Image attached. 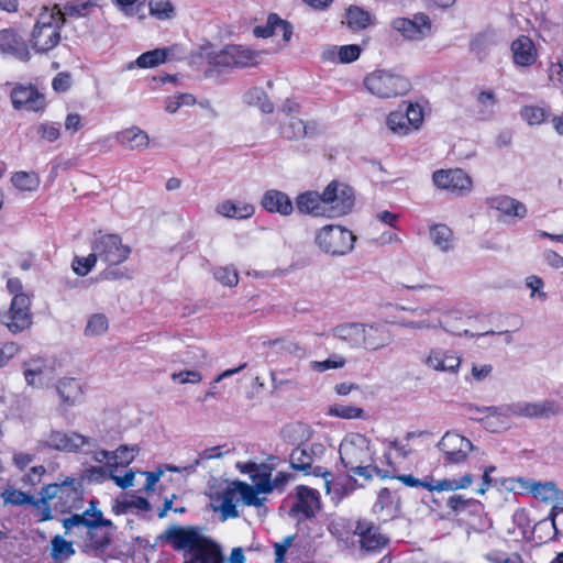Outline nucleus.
I'll return each mask as SVG.
<instances>
[{"label": "nucleus", "mask_w": 563, "mask_h": 563, "mask_svg": "<svg viewBox=\"0 0 563 563\" xmlns=\"http://www.w3.org/2000/svg\"><path fill=\"white\" fill-rule=\"evenodd\" d=\"M85 504L82 481L67 476L59 482L44 485L35 503V520L44 522L53 519L52 511L71 514Z\"/></svg>", "instance_id": "1"}, {"label": "nucleus", "mask_w": 563, "mask_h": 563, "mask_svg": "<svg viewBox=\"0 0 563 563\" xmlns=\"http://www.w3.org/2000/svg\"><path fill=\"white\" fill-rule=\"evenodd\" d=\"M332 336L351 350L379 351L393 343L389 328L382 322H343L335 325Z\"/></svg>", "instance_id": "2"}, {"label": "nucleus", "mask_w": 563, "mask_h": 563, "mask_svg": "<svg viewBox=\"0 0 563 563\" xmlns=\"http://www.w3.org/2000/svg\"><path fill=\"white\" fill-rule=\"evenodd\" d=\"M340 460L343 466L354 475L366 479L377 475L382 478L393 477L394 468L382 470L374 464V450L371 441L363 434H347L340 444Z\"/></svg>", "instance_id": "3"}, {"label": "nucleus", "mask_w": 563, "mask_h": 563, "mask_svg": "<svg viewBox=\"0 0 563 563\" xmlns=\"http://www.w3.org/2000/svg\"><path fill=\"white\" fill-rule=\"evenodd\" d=\"M97 501L89 500V508L82 514H74L63 520V527L67 534H79L86 538L85 547L98 550L106 548L110 539L107 533H99L101 526H110V520L102 518V512L97 509Z\"/></svg>", "instance_id": "4"}, {"label": "nucleus", "mask_w": 563, "mask_h": 563, "mask_svg": "<svg viewBox=\"0 0 563 563\" xmlns=\"http://www.w3.org/2000/svg\"><path fill=\"white\" fill-rule=\"evenodd\" d=\"M563 411L562 406L554 399L540 401L518 400L500 406L483 407L479 412H490L509 428L512 418L549 419Z\"/></svg>", "instance_id": "5"}, {"label": "nucleus", "mask_w": 563, "mask_h": 563, "mask_svg": "<svg viewBox=\"0 0 563 563\" xmlns=\"http://www.w3.org/2000/svg\"><path fill=\"white\" fill-rule=\"evenodd\" d=\"M66 22L64 13L57 8H43L31 33V45L37 54H46L55 48L60 40V31Z\"/></svg>", "instance_id": "6"}, {"label": "nucleus", "mask_w": 563, "mask_h": 563, "mask_svg": "<svg viewBox=\"0 0 563 563\" xmlns=\"http://www.w3.org/2000/svg\"><path fill=\"white\" fill-rule=\"evenodd\" d=\"M325 453L327 448L320 442H301L291 450L289 463L292 470L305 475L322 477L324 488L330 493L332 473L322 465Z\"/></svg>", "instance_id": "7"}, {"label": "nucleus", "mask_w": 563, "mask_h": 563, "mask_svg": "<svg viewBox=\"0 0 563 563\" xmlns=\"http://www.w3.org/2000/svg\"><path fill=\"white\" fill-rule=\"evenodd\" d=\"M365 89L380 99L404 96L411 89L408 78L387 69H375L364 78Z\"/></svg>", "instance_id": "8"}, {"label": "nucleus", "mask_w": 563, "mask_h": 563, "mask_svg": "<svg viewBox=\"0 0 563 563\" xmlns=\"http://www.w3.org/2000/svg\"><path fill=\"white\" fill-rule=\"evenodd\" d=\"M356 236L346 228L327 224L319 229L314 243L319 250L331 256H343L352 252Z\"/></svg>", "instance_id": "9"}, {"label": "nucleus", "mask_w": 563, "mask_h": 563, "mask_svg": "<svg viewBox=\"0 0 563 563\" xmlns=\"http://www.w3.org/2000/svg\"><path fill=\"white\" fill-rule=\"evenodd\" d=\"M323 199L328 218H339L353 210L355 192L350 185L332 180L323 190Z\"/></svg>", "instance_id": "10"}, {"label": "nucleus", "mask_w": 563, "mask_h": 563, "mask_svg": "<svg viewBox=\"0 0 563 563\" xmlns=\"http://www.w3.org/2000/svg\"><path fill=\"white\" fill-rule=\"evenodd\" d=\"M93 256L108 265H119L128 260L131 247L118 234H100L91 245Z\"/></svg>", "instance_id": "11"}, {"label": "nucleus", "mask_w": 563, "mask_h": 563, "mask_svg": "<svg viewBox=\"0 0 563 563\" xmlns=\"http://www.w3.org/2000/svg\"><path fill=\"white\" fill-rule=\"evenodd\" d=\"M0 321L12 333L30 328L32 324L31 298L27 295L14 296L9 310L0 314Z\"/></svg>", "instance_id": "12"}, {"label": "nucleus", "mask_w": 563, "mask_h": 563, "mask_svg": "<svg viewBox=\"0 0 563 563\" xmlns=\"http://www.w3.org/2000/svg\"><path fill=\"white\" fill-rule=\"evenodd\" d=\"M321 509L320 494L317 489L299 485L295 489L294 503L289 516L301 521L312 519Z\"/></svg>", "instance_id": "13"}, {"label": "nucleus", "mask_w": 563, "mask_h": 563, "mask_svg": "<svg viewBox=\"0 0 563 563\" xmlns=\"http://www.w3.org/2000/svg\"><path fill=\"white\" fill-rule=\"evenodd\" d=\"M432 180L437 188L457 197L468 195L473 188L471 176L460 168L435 170Z\"/></svg>", "instance_id": "14"}, {"label": "nucleus", "mask_w": 563, "mask_h": 563, "mask_svg": "<svg viewBox=\"0 0 563 563\" xmlns=\"http://www.w3.org/2000/svg\"><path fill=\"white\" fill-rule=\"evenodd\" d=\"M438 448L443 453L446 464H461L466 461L470 452L476 450L467 438L451 431L441 438Z\"/></svg>", "instance_id": "15"}, {"label": "nucleus", "mask_w": 563, "mask_h": 563, "mask_svg": "<svg viewBox=\"0 0 563 563\" xmlns=\"http://www.w3.org/2000/svg\"><path fill=\"white\" fill-rule=\"evenodd\" d=\"M12 106L15 110L38 112L46 107L44 93L31 84H16L10 92Z\"/></svg>", "instance_id": "16"}, {"label": "nucleus", "mask_w": 563, "mask_h": 563, "mask_svg": "<svg viewBox=\"0 0 563 563\" xmlns=\"http://www.w3.org/2000/svg\"><path fill=\"white\" fill-rule=\"evenodd\" d=\"M91 439L77 432H63L52 430L40 445L63 452H76L85 445H89Z\"/></svg>", "instance_id": "17"}, {"label": "nucleus", "mask_w": 563, "mask_h": 563, "mask_svg": "<svg viewBox=\"0 0 563 563\" xmlns=\"http://www.w3.org/2000/svg\"><path fill=\"white\" fill-rule=\"evenodd\" d=\"M205 536L200 529L196 527H179L175 526L166 530V541L177 551H186L190 554L201 541Z\"/></svg>", "instance_id": "18"}, {"label": "nucleus", "mask_w": 563, "mask_h": 563, "mask_svg": "<svg viewBox=\"0 0 563 563\" xmlns=\"http://www.w3.org/2000/svg\"><path fill=\"white\" fill-rule=\"evenodd\" d=\"M354 534L358 537L361 549L365 552H377L388 543V538L383 534L379 528L366 519L357 520Z\"/></svg>", "instance_id": "19"}, {"label": "nucleus", "mask_w": 563, "mask_h": 563, "mask_svg": "<svg viewBox=\"0 0 563 563\" xmlns=\"http://www.w3.org/2000/svg\"><path fill=\"white\" fill-rule=\"evenodd\" d=\"M391 26L402 36L411 41H420L427 37L431 32V21L426 14H416L413 19L398 18L391 23Z\"/></svg>", "instance_id": "20"}, {"label": "nucleus", "mask_w": 563, "mask_h": 563, "mask_svg": "<svg viewBox=\"0 0 563 563\" xmlns=\"http://www.w3.org/2000/svg\"><path fill=\"white\" fill-rule=\"evenodd\" d=\"M183 54H184V52H183L181 47L177 44L168 46V47L155 48V49L142 53L135 59V62L130 63L126 68L132 69L134 66H136L139 68L157 67L168 60L181 58Z\"/></svg>", "instance_id": "21"}, {"label": "nucleus", "mask_w": 563, "mask_h": 563, "mask_svg": "<svg viewBox=\"0 0 563 563\" xmlns=\"http://www.w3.org/2000/svg\"><path fill=\"white\" fill-rule=\"evenodd\" d=\"M424 364L437 372L456 374L461 366V356L453 350L434 347L430 350Z\"/></svg>", "instance_id": "22"}, {"label": "nucleus", "mask_w": 563, "mask_h": 563, "mask_svg": "<svg viewBox=\"0 0 563 563\" xmlns=\"http://www.w3.org/2000/svg\"><path fill=\"white\" fill-rule=\"evenodd\" d=\"M433 310H434V308H432V307L413 309L412 312L416 316L420 317V319H418V320L402 319L398 322V324L402 328L412 329V330H433V329L442 328L445 331L454 333L460 336H463V335L464 336H474V334L472 332H470L468 330H464L462 332H454V331L450 330L448 328L446 323L441 320V318H435V319L422 318L424 314H429Z\"/></svg>", "instance_id": "23"}, {"label": "nucleus", "mask_w": 563, "mask_h": 563, "mask_svg": "<svg viewBox=\"0 0 563 563\" xmlns=\"http://www.w3.org/2000/svg\"><path fill=\"white\" fill-rule=\"evenodd\" d=\"M0 52L21 62H29L31 58L26 42L13 29L0 30Z\"/></svg>", "instance_id": "24"}, {"label": "nucleus", "mask_w": 563, "mask_h": 563, "mask_svg": "<svg viewBox=\"0 0 563 563\" xmlns=\"http://www.w3.org/2000/svg\"><path fill=\"white\" fill-rule=\"evenodd\" d=\"M323 201V192L319 194L312 190L305 191L296 198V208L301 214L328 218Z\"/></svg>", "instance_id": "25"}, {"label": "nucleus", "mask_w": 563, "mask_h": 563, "mask_svg": "<svg viewBox=\"0 0 563 563\" xmlns=\"http://www.w3.org/2000/svg\"><path fill=\"white\" fill-rule=\"evenodd\" d=\"M261 205L271 213L289 216L294 211V205L289 196L277 189H269L265 191L262 197Z\"/></svg>", "instance_id": "26"}, {"label": "nucleus", "mask_w": 563, "mask_h": 563, "mask_svg": "<svg viewBox=\"0 0 563 563\" xmlns=\"http://www.w3.org/2000/svg\"><path fill=\"white\" fill-rule=\"evenodd\" d=\"M373 511L382 518L383 521H388L395 518L400 511L399 497L388 488L380 489L377 500L373 506Z\"/></svg>", "instance_id": "27"}, {"label": "nucleus", "mask_w": 563, "mask_h": 563, "mask_svg": "<svg viewBox=\"0 0 563 563\" xmlns=\"http://www.w3.org/2000/svg\"><path fill=\"white\" fill-rule=\"evenodd\" d=\"M518 483L521 487L529 489L533 496L542 501H558L563 500V492L556 488L553 482H534L527 478H519Z\"/></svg>", "instance_id": "28"}, {"label": "nucleus", "mask_w": 563, "mask_h": 563, "mask_svg": "<svg viewBox=\"0 0 563 563\" xmlns=\"http://www.w3.org/2000/svg\"><path fill=\"white\" fill-rule=\"evenodd\" d=\"M514 63L520 67H529L537 60V49L528 36H519L511 44Z\"/></svg>", "instance_id": "29"}, {"label": "nucleus", "mask_w": 563, "mask_h": 563, "mask_svg": "<svg viewBox=\"0 0 563 563\" xmlns=\"http://www.w3.org/2000/svg\"><path fill=\"white\" fill-rule=\"evenodd\" d=\"M486 203L490 209H494L505 216L522 219L527 214L526 206L509 196H493L487 198Z\"/></svg>", "instance_id": "30"}, {"label": "nucleus", "mask_w": 563, "mask_h": 563, "mask_svg": "<svg viewBox=\"0 0 563 563\" xmlns=\"http://www.w3.org/2000/svg\"><path fill=\"white\" fill-rule=\"evenodd\" d=\"M56 393L67 407L80 404L84 399L81 383L76 378H62L56 384Z\"/></svg>", "instance_id": "31"}, {"label": "nucleus", "mask_w": 563, "mask_h": 563, "mask_svg": "<svg viewBox=\"0 0 563 563\" xmlns=\"http://www.w3.org/2000/svg\"><path fill=\"white\" fill-rule=\"evenodd\" d=\"M189 563H222L223 556L220 547L211 539L205 537L203 541L189 554Z\"/></svg>", "instance_id": "32"}, {"label": "nucleus", "mask_w": 563, "mask_h": 563, "mask_svg": "<svg viewBox=\"0 0 563 563\" xmlns=\"http://www.w3.org/2000/svg\"><path fill=\"white\" fill-rule=\"evenodd\" d=\"M253 33L256 37H269L274 35H282L285 42L291 37L292 30L289 23L282 20L277 14H271L265 25L254 27Z\"/></svg>", "instance_id": "33"}, {"label": "nucleus", "mask_w": 563, "mask_h": 563, "mask_svg": "<svg viewBox=\"0 0 563 563\" xmlns=\"http://www.w3.org/2000/svg\"><path fill=\"white\" fill-rule=\"evenodd\" d=\"M216 212L224 218L244 220L254 214L255 208L249 202L227 199L217 205Z\"/></svg>", "instance_id": "34"}, {"label": "nucleus", "mask_w": 563, "mask_h": 563, "mask_svg": "<svg viewBox=\"0 0 563 563\" xmlns=\"http://www.w3.org/2000/svg\"><path fill=\"white\" fill-rule=\"evenodd\" d=\"M115 140L129 150L143 151L147 148L150 144L148 134L139 126H131L119 132Z\"/></svg>", "instance_id": "35"}, {"label": "nucleus", "mask_w": 563, "mask_h": 563, "mask_svg": "<svg viewBox=\"0 0 563 563\" xmlns=\"http://www.w3.org/2000/svg\"><path fill=\"white\" fill-rule=\"evenodd\" d=\"M216 500L219 501V506L216 507V510L221 512L223 520L239 517L236 505L240 498L234 482L219 494Z\"/></svg>", "instance_id": "36"}, {"label": "nucleus", "mask_w": 563, "mask_h": 563, "mask_svg": "<svg viewBox=\"0 0 563 563\" xmlns=\"http://www.w3.org/2000/svg\"><path fill=\"white\" fill-rule=\"evenodd\" d=\"M429 235L432 244L441 252L448 253L455 246L453 231L446 224H432L429 228Z\"/></svg>", "instance_id": "37"}, {"label": "nucleus", "mask_w": 563, "mask_h": 563, "mask_svg": "<svg viewBox=\"0 0 563 563\" xmlns=\"http://www.w3.org/2000/svg\"><path fill=\"white\" fill-rule=\"evenodd\" d=\"M499 99L494 90H481L476 97V115L481 120L492 119L497 110Z\"/></svg>", "instance_id": "38"}, {"label": "nucleus", "mask_w": 563, "mask_h": 563, "mask_svg": "<svg viewBox=\"0 0 563 563\" xmlns=\"http://www.w3.org/2000/svg\"><path fill=\"white\" fill-rule=\"evenodd\" d=\"M151 509L148 500L135 495H123L115 500L113 510L117 514L145 512Z\"/></svg>", "instance_id": "39"}, {"label": "nucleus", "mask_w": 563, "mask_h": 563, "mask_svg": "<svg viewBox=\"0 0 563 563\" xmlns=\"http://www.w3.org/2000/svg\"><path fill=\"white\" fill-rule=\"evenodd\" d=\"M232 54L238 68L253 67L262 63L265 52L254 51L246 46L232 45Z\"/></svg>", "instance_id": "40"}, {"label": "nucleus", "mask_w": 563, "mask_h": 563, "mask_svg": "<svg viewBox=\"0 0 563 563\" xmlns=\"http://www.w3.org/2000/svg\"><path fill=\"white\" fill-rule=\"evenodd\" d=\"M137 445H121L111 452L112 461L106 464L108 470L125 467L130 465L139 454Z\"/></svg>", "instance_id": "41"}, {"label": "nucleus", "mask_w": 563, "mask_h": 563, "mask_svg": "<svg viewBox=\"0 0 563 563\" xmlns=\"http://www.w3.org/2000/svg\"><path fill=\"white\" fill-rule=\"evenodd\" d=\"M1 497L3 499L4 505H12V506H24V505H31L32 506V514L35 518V503L37 499L34 498L33 495L24 493L22 490L15 489V488H8L4 489L1 494Z\"/></svg>", "instance_id": "42"}, {"label": "nucleus", "mask_w": 563, "mask_h": 563, "mask_svg": "<svg viewBox=\"0 0 563 563\" xmlns=\"http://www.w3.org/2000/svg\"><path fill=\"white\" fill-rule=\"evenodd\" d=\"M51 368L36 361L24 371L25 380L32 386H44L51 379Z\"/></svg>", "instance_id": "43"}, {"label": "nucleus", "mask_w": 563, "mask_h": 563, "mask_svg": "<svg viewBox=\"0 0 563 563\" xmlns=\"http://www.w3.org/2000/svg\"><path fill=\"white\" fill-rule=\"evenodd\" d=\"M244 101L249 106L260 108L264 113H272L274 111V104L262 88L253 87L249 89L244 95Z\"/></svg>", "instance_id": "44"}, {"label": "nucleus", "mask_w": 563, "mask_h": 563, "mask_svg": "<svg viewBox=\"0 0 563 563\" xmlns=\"http://www.w3.org/2000/svg\"><path fill=\"white\" fill-rule=\"evenodd\" d=\"M234 484L239 498L244 505L261 507L264 504L265 498L258 496L262 493L256 487L241 481H235Z\"/></svg>", "instance_id": "45"}, {"label": "nucleus", "mask_w": 563, "mask_h": 563, "mask_svg": "<svg viewBox=\"0 0 563 563\" xmlns=\"http://www.w3.org/2000/svg\"><path fill=\"white\" fill-rule=\"evenodd\" d=\"M148 12L159 21H169L176 16V8L170 0H150Z\"/></svg>", "instance_id": "46"}, {"label": "nucleus", "mask_w": 563, "mask_h": 563, "mask_svg": "<svg viewBox=\"0 0 563 563\" xmlns=\"http://www.w3.org/2000/svg\"><path fill=\"white\" fill-rule=\"evenodd\" d=\"M109 329V320L103 313H93L88 320L84 330L87 338H96L107 333Z\"/></svg>", "instance_id": "47"}, {"label": "nucleus", "mask_w": 563, "mask_h": 563, "mask_svg": "<svg viewBox=\"0 0 563 563\" xmlns=\"http://www.w3.org/2000/svg\"><path fill=\"white\" fill-rule=\"evenodd\" d=\"M280 133L284 137L289 140L300 139L308 134V128L301 119L290 117L288 121L282 124Z\"/></svg>", "instance_id": "48"}, {"label": "nucleus", "mask_w": 563, "mask_h": 563, "mask_svg": "<svg viewBox=\"0 0 563 563\" xmlns=\"http://www.w3.org/2000/svg\"><path fill=\"white\" fill-rule=\"evenodd\" d=\"M346 23L352 30H363L371 23V15L367 11L352 5L346 11Z\"/></svg>", "instance_id": "49"}, {"label": "nucleus", "mask_w": 563, "mask_h": 563, "mask_svg": "<svg viewBox=\"0 0 563 563\" xmlns=\"http://www.w3.org/2000/svg\"><path fill=\"white\" fill-rule=\"evenodd\" d=\"M51 555L53 560L55 561H65L69 559L74 553L75 550L73 548V543L69 541H66L60 536H55L51 541Z\"/></svg>", "instance_id": "50"}, {"label": "nucleus", "mask_w": 563, "mask_h": 563, "mask_svg": "<svg viewBox=\"0 0 563 563\" xmlns=\"http://www.w3.org/2000/svg\"><path fill=\"white\" fill-rule=\"evenodd\" d=\"M387 126L394 132L399 135H407L412 130L408 123V121L405 118L404 111L401 110V106H399V109L390 112L386 120Z\"/></svg>", "instance_id": "51"}, {"label": "nucleus", "mask_w": 563, "mask_h": 563, "mask_svg": "<svg viewBox=\"0 0 563 563\" xmlns=\"http://www.w3.org/2000/svg\"><path fill=\"white\" fill-rule=\"evenodd\" d=\"M206 360V354L202 350L196 346H188L184 353H177L172 356L170 362H179L185 365L200 364Z\"/></svg>", "instance_id": "52"}, {"label": "nucleus", "mask_w": 563, "mask_h": 563, "mask_svg": "<svg viewBox=\"0 0 563 563\" xmlns=\"http://www.w3.org/2000/svg\"><path fill=\"white\" fill-rule=\"evenodd\" d=\"M272 476V468L266 464H260L257 472L253 475L252 482L262 494L272 493V486L269 484V478Z\"/></svg>", "instance_id": "53"}, {"label": "nucleus", "mask_w": 563, "mask_h": 563, "mask_svg": "<svg viewBox=\"0 0 563 563\" xmlns=\"http://www.w3.org/2000/svg\"><path fill=\"white\" fill-rule=\"evenodd\" d=\"M401 107H405L404 114L408 121L412 131L420 129L423 122V111L418 103L404 102Z\"/></svg>", "instance_id": "54"}, {"label": "nucleus", "mask_w": 563, "mask_h": 563, "mask_svg": "<svg viewBox=\"0 0 563 563\" xmlns=\"http://www.w3.org/2000/svg\"><path fill=\"white\" fill-rule=\"evenodd\" d=\"M346 360L340 354H332L324 361H312L310 362V368L318 373H323L329 369H338L344 367Z\"/></svg>", "instance_id": "55"}, {"label": "nucleus", "mask_w": 563, "mask_h": 563, "mask_svg": "<svg viewBox=\"0 0 563 563\" xmlns=\"http://www.w3.org/2000/svg\"><path fill=\"white\" fill-rule=\"evenodd\" d=\"M235 59L232 54V45L224 47L210 58V64L218 69L233 68Z\"/></svg>", "instance_id": "56"}, {"label": "nucleus", "mask_w": 563, "mask_h": 563, "mask_svg": "<svg viewBox=\"0 0 563 563\" xmlns=\"http://www.w3.org/2000/svg\"><path fill=\"white\" fill-rule=\"evenodd\" d=\"M213 275L218 282L228 287L236 286L239 283L238 272L232 266L219 267L214 271Z\"/></svg>", "instance_id": "57"}, {"label": "nucleus", "mask_w": 563, "mask_h": 563, "mask_svg": "<svg viewBox=\"0 0 563 563\" xmlns=\"http://www.w3.org/2000/svg\"><path fill=\"white\" fill-rule=\"evenodd\" d=\"M521 117L529 124H541L547 118L545 109L537 106H526L521 109Z\"/></svg>", "instance_id": "58"}, {"label": "nucleus", "mask_w": 563, "mask_h": 563, "mask_svg": "<svg viewBox=\"0 0 563 563\" xmlns=\"http://www.w3.org/2000/svg\"><path fill=\"white\" fill-rule=\"evenodd\" d=\"M329 413L343 419H355L363 416V409L355 406L334 405L330 407Z\"/></svg>", "instance_id": "59"}, {"label": "nucleus", "mask_w": 563, "mask_h": 563, "mask_svg": "<svg viewBox=\"0 0 563 563\" xmlns=\"http://www.w3.org/2000/svg\"><path fill=\"white\" fill-rule=\"evenodd\" d=\"M489 563H523L522 558L518 553H505L499 550H493L484 555Z\"/></svg>", "instance_id": "60"}, {"label": "nucleus", "mask_w": 563, "mask_h": 563, "mask_svg": "<svg viewBox=\"0 0 563 563\" xmlns=\"http://www.w3.org/2000/svg\"><path fill=\"white\" fill-rule=\"evenodd\" d=\"M97 261L93 252L86 257L76 256L73 261V269L78 276H86L95 267Z\"/></svg>", "instance_id": "61"}, {"label": "nucleus", "mask_w": 563, "mask_h": 563, "mask_svg": "<svg viewBox=\"0 0 563 563\" xmlns=\"http://www.w3.org/2000/svg\"><path fill=\"white\" fill-rule=\"evenodd\" d=\"M361 46L356 44L342 45L338 51V62L349 64L355 62L361 55Z\"/></svg>", "instance_id": "62"}, {"label": "nucleus", "mask_w": 563, "mask_h": 563, "mask_svg": "<svg viewBox=\"0 0 563 563\" xmlns=\"http://www.w3.org/2000/svg\"><path fill=\"white\" fill-rule=\"evenodd\" d=\"M526 286L531 290L530 297H537L541 301L548 299V295L543 291L544 283L537 275H530L526 278Z\"/></svg>", "instance_id": "63"}, {"label": "nucleus", "mask_w": 563, "mask_h": 563, "mask_svg": "<svg viewBox=\"0 0 563 563\" xmlns=\"http://www.w3.org/2000/svg\"><path fill=\"white\" fill-rule=\"evenodd\" d=\"M37 134L47 142H55L59 135V126L56 123H41L36 128Z\"/></svg>", "instance_id": "64"}]
</instances>
